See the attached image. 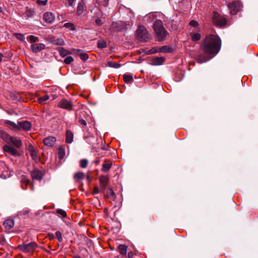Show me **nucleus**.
I'll list each match as a JSON object with an SVG mask.
<instances>
[{"mask_svg":"<svg viewBox=\"0 0 258 258\" xmlns=\"http://www.w3.org/2000/svg\"><path fill=\"white\" fill-rule=\"evenodd\" d=\"M43 18L47 23L51 24L55 20V16L52 13L47 12L44 14Z\"/></svg>","mask_w":258,"mask_h":258,"instance_id":"nucleus-13","label":"nucleus"},{"mask_svg":"<svg viewBox=\"0 0 258 258\" xmlns=\"http://www.w3.org/2000/svg\"><path fill=\"white\" fill-rule=\"evenodd\" d=\"M5 123L8 124V125H9L10 126H11L12 127H14V128H15L16 127V124L15 122H12L11 121H10V120H6L5 121Z\"/></svg>","mask_w":258,"mask_h":258,"instance_id":"nucleus-46","label":"nucleus"},{"mask_svg":"<svg viewBox=\"0 0 258 258\" xmlns=\"http://www.w3.org/2000/svg\"><path fill=\"white\" fill-rule=\"evenodd\" d=\"M2 137L6 140L8 143L9 145L4 146V149L6 152H9L12 155H15L16 154V149L15 147L16 146V140L15 138L9 136L6 133L2 134Z\"/></svg>","mask_w":258,"mask_h":258,"instance_id":"nucleus-3","label":"nucleus"},{"mask_svg":"<svg viewBox=\"0 0 258 258\" xmlns=\"http://www.w3.org/2000/svg\"><path fill=\"white\" fill-rule=\"evenodd\" d=\"M48 237L50 238V239H54V235L52 234V233H48Z\"/></svg>","mask_w":258,"mask_h":258,"instance_id":"nucleus-55","label":"nucleus"},{"mask_svg":"<svg viewBox=\"0 0 258 258\" xmlns=\"http://www.w3.org/2000/svg\"><path fill=\"white\" fill-rule=\"evenodd\" d=\"M2 11V8L0 6V12Z\"/></svg>","mask_w":258,"mask_h":258,"instance_id":"nucleus-58","label":"nucleus"},{"mask_svg":"<svg viewBox=\"0 0 258 258\" xmlns=\"http://www.w3.org/2000/svg\"><path fill=\"white\" fill-rule=\"evenodd\" d=\"M107 66L109 67L117 69L119 68L121 66V64L114 61H109L107 62Z\"/></svg>","mask_w":258,"mask_h":258,"instance_id":"nucleus-33","label":"nucleus"},{"mask_svg":"<svg viewBox=\"0 0 258 258\" xmlns=\"http://www.w3.org/2000/svg\"><path fill=\"white\" fill-rule=\"evenodd\" d=\"M37 247V244L35 242H31L26 244L19 245L17 248L25 252H30L33 251Z\"/></svg>","mask_w":258,"mask_h":258,"instance_id":"nucleus-8","label":"nucleus"},{"mask_svg":"<svg viewBox=\"0 0 258 258\" xmlns=\"http://www.w3.org/2000/svg\"><path fill=\"white\" fill-rule=\"evenodd\" d=\"M31 177L33 179L41 180L43 177V172L39 170L35 169L31 172Z\"/></svg>","mask_w":258,"mask_h":258,"instance_id":"nucleus-16","label":"nucleus"},{"mask_svg":"<svg viewBox=\"0 0 258 258\" xmlns=\"http://www.w3.org/2000/svg\"><path fill=\"white\" fill-rule=\"evenodd\" d=\"M84 177L85 174L82 172H77L74 175V178L75 181L78 182H80L81 179H83Z\"/></svg>","mask_w":258,"mask_h":258,"instance_id":"nucleus-25","label":"nucleus"},{"mask_svg":"<svg viewBox=\"0 0 258 258\" xmlns=\"http://www.w3.org/2000/svg\"><path fill=\"white\" fill-rule=\"evenodd\" d=\"M36 3L39 6H45V5H46V4L47 3V0H44V1L37 0Z\"/></svg>","mask_w":258,"mask_h":258,"instance_id":"nucleus-44","label":"nucleus"},{"mask_svg":"<svg viewBox=\"0 0 258 258\" xmlns=\"http://www.w3.org/2000/svg\"><path fill=\"white\" fill-rule=\"evenodd\" d=\"M74 61V58L72 56H67L64 59V62L66 64H69Z\"/></svg>","mask_w":258,"mask_h":258,"instance_id":"nucleus-40","label":"nucleus"},{"mask_svg":"<svg viewBox=\"0 0 258 258\" xmlns=\"http://www.w3.org/2000/svg\"><path fill=\"white\" fill-rule=\"evenodd\" d=\"M22 146V143L21 140L17 139V149L20 148Z\"/></svg>","mask_w":258,"mask_h":258,"instance_id":"nucleus-52","label":"nucleus"},{"mask_svg":"<svg viewBox=\"0 0 258 258\" xmlns=\"http://www.w3.org/2000/svg\"><path fill=\"white\" fill-rule=\"evenodd\" d=\"M49 99V96L47 95H45L43 97H39L38 99V102L39 103L43 104L46 101H47Z\"/></svg>","mask_w":258,"mask_h":258,"instance_id":"nucleus-37","label":"nucleus"},{"mask_svg":"<svg viewBox=\"0 0 258 258\" xmlns=\"http://www.w3.org/2000/svg\"><path fill=\"white\" fill-rule=\"evenodd\" d=\"M213 24L217 27H222L226 25V18L217 12H214L213 17Z\"/></svg>","mask_w":258,"mask_h":258,"instance_id":"nucleus-5","label":"nucleus"},{"mask_svg":"<svg viewBox=\"0 0 258 258\" xmlns=\"http://www.w3.org/2000/svg\"><path fill=\"white\" fill-rule=\"evenodd\" d=\"M21 181L22 187L23 189H26L27 185L30 183V180L26 176H23Z\"/></svg>","mask_w":258,"mask_h":258,"instance_id":"nucleus-29","label":"nucleus"},{"mask_svg":"<svg viewBox=\"0 0 258 258\" xmlns=\"http://www.w3.org/2000/svg\"><path fill=\"white\" fill-rule=\"evenodd\" d=\"M28 150L33 160L37 161L40 159V157L38 155V149L36 147H34L31 144H30L28 147Z\"/></svg>","mask_w":258,"mask_h":258,"instance_id":"nucleus-10","label":"nucleus"},{"mask_svg":"<svg viewBox=\"0 0 258 258\" xmlns=\"http://www.w3.org/2000/svg\"><path fill=\"white\" fill-rule=\"evenodd\" d=\"M173 51V49L169 46L164 45L162 47H154L149 50L148 52V54H151L157 52H162V53H171Z\"/></svg>","mask_w":258,"mask_h":258,"instance_id":"nucleus-7","label":"nucleus"},{"mask_svg":"<svg viewBox=\"0 0 258 258\" xmlns=\"http://www.w3.org/2000/svg\"><path fill=\"white\" fill-rule=\"evenodd\" d=\"M27 39H29V41L31 43L35 42L38 41V38L37 37H35L33 35H30L29 37H27Z\"/></svg>","mask_w":258,"mask_h":258,"instance_id":"nucleus-41","label":"nucleus"},{"mask_svg":"<svg viewBox=\"0 0 258 258\" xmlns=\"http://www.w3.org/2000/svg\"><path fill=\"white\" fill-rule=\"evenodd\" d=\"M56 138L52 136H49L45 138L43 140V143L45 146L47 147H52L56 142Z\"/></svg>","mask_w":258,"mask_h":258,"instance_id":"nucleus-14","label":"nucleus"},{"mask_svg":"<svg viewBox=\"0 0 258 258\" xmlns=\"http://www.w3.org/2000/svg\"><path fill=\"white\" fill-rule=\"evenodd\" d=\"M65 155V150L62 147H59L58 149V158L61 160Z\"/></svg>","mask_w":258,"mask_h":258,"instance_id":"nucleus-30","label":"nucleus"},{"mask_svg":"<svg viewBox=\"0 0 258 258\" xmlns=\"http://www.w3.org/2000/svg\"><path fill=\"white\" fill-rule=\"evenodd\" d=\"M74 51H75L76 54L79 56L83 61H85L88 59L89 56L88 54L83 50L81 49H75Z\"/></svg>","mask_w":258,"mask_h":258,"instance_id":"nucleus-18","label":"nucleus"},{"mask_svg":"<svg viewBox=\"0 0 258 258\" xmlns=\"http://www.w3.org/2000/svg\"><path fill=\"white\" fill-rule=\"evenodd\" d=\"M102 191L101 189L99 190V188L97 186H95L93 188V192L94 194H97L99 192Z\"/></svg>","mask_w":258,"mask_h":258,"instance_id":"nucleus-49","label":"nucleus"},{"mask_svg":"<svg viewBox=\"0 0 258 258\" xmlns=\"http://www.w3.org/2000/svg\"><path fill=\"white\" fill-rule=\"evenodd\" d=\"M221 41L219 37L216 35L208 34L201 44V49L206 54L201 53L196 55L198 62L203 63L209 59L207 55H216L220 51Z\"/></svg>","mask_w":258,"mask_h":258,"instance_id":"nucleus-1","label":"nucleus"},{"mask_svg":"<svg viewBox=\"0 0 258 258\" xmlns=\"http://www.w3.org/2000/svg\"><path fill=\"white\" fill-rule=\"evenodd\" d=\"M99 162V161H96V162H95V163H96V164H98Z\"/></svg>","mask_w":258,"mask_h":258,"instance_id":"nucleus-61","label":"nucleus"},{"mask_svg":"<svg viewBox=\"0 0 258 258\" xmlns=\"http://www.w3.org/2000/svg\"><path fill=\"white\" fill-rule=\"evenodd\" d=\"M126 246L125 245L120 244L118 245L117 249L120 253L123 255H125L126 254Z\"/></svg>","mask_w":258,"mask_h":258,"instance_id":"nucleus-28","label":"nucleus"},{"mask_svg":"<svg viewBox=\"0 0 258 258\" xmlns=\"http://www.w3.org/2000/svg\"><path fill=\"white\" fill-rule=\"evenodd\" d=\"M199 32V31H192L189 33V35L192 41L196 42L201 39V35Z\"/></svg>","mask_w":258,"mask_h":258,"instance_id":"nucleus-20","label":"nucleus"},{"mask_svg":"<svg viewBox=\"0 0 258 258\" xmlns=\"http://www.w3.org/2000/svg\"><path fill=\"white\" fill-rule=\"evenodd\" d=\"M15 224L14 220L12 219L8 218L4 222V226L5 228L8 230L11 229L12 228Z\"/></svg>","mask_w":258,"mask_h":258,"instance_id":"nucleus-21","label":"nucleus"},{"mask_svg":"<svg viewBox=\"0 0 258 258\" xmlns=\"http://www.w3.org/2000/svg\"><path fill=\"white\" fill-rule=\"evenodd\" d=\"M189 25L195 28V29L192 31H200V28L199 27V24L197 21L192 20L190 21Z\"/></svg>","mask_w":258,"mask_h":258,"instance_id":"nucleus-27","label":"nucleus"},{"mask_svg":"<svg viewBox=\"0 0 258 258\" xmlns=\"http://www.w3.org/2000/svg\"><path fill=\"white\" fill-rule=\"evenodd\" d=\"M55 236L57 237V238L58 239V240L59 241V242H61L62 241V235L60 231H57L55 232Z\"/></svg>","mask_w":258,"mask_h":258,"instance_id":"nucleus-43","label":"nucleus"},{"mask_svg":"<svg viewBox=\"0 0 258 258\" xmlns=\"http://www.w3.org/2000/svg\"><path fill=\"white\" fill-rule=\"evenodd\" d=\"M136 36L137 39L141 42H147L149 39V33L143 26H139L136 30Z\"/></svg>","mask_w":258,"mask_h":258,"instance_id":"nucleus-4","label":"nucleus"},{"mask_svg":"<svg viewBox=\"0 0 258 258\" xmlns=\"http://www.w3.org/2000/svg\"><path fill=\"white\" fill-rule=\"evenodd\" d=\"M29 213V211L28 210H23L22 211L19 212V213L17 215H27Z\"/></svg>","mask_w":258,"mask_h":258,"instance_id":"nucleus-45","label":"nucleus"},{"mask_svg":"<svg viewBox=\"0 0 258 258\" xmlns=\"http://www.w3.org/2000/svg\"><path fill=\"white\" fill-rule=\"evenodd\" d=\"M45 45L42 43H35L31 45V48L34 53H37L44 48Z\"/></svg>","mask_w":258,"mask_h":258,"instance_id":"nucleus-19","label":"nucleus"},{"mask_svg":"<svg viewBox=\"0 0 258 258\" xmlns=\"http://www.w3.org/2000/svg\"><path fill=\"white\" fill-rule=\"evenodd\" d=\"M106 196L108 198H109L113 201L115 200L116 198L115 194L111 188L108 189L106 192Z\"/></svg>","mask_w":258,"mask_h":258,"instance_id":"nucleus-26","label":"nucleus"},{"mask_svg":"<svg viewBox=\"0 0 258 258\" xmlns=\"http://www.w3.org/2000/svg\"><path fill=\"white\" fill-rule=\"evenodd\" d=\"M73 258H80L79 256H74V257Z\"/></svg>","mask_w":258,"mask_h":258,"instance_id":"nucleus-60","label":"nucleus"},{"mask_svg":"<svg viewBox=\"0 0 258 258\" xmlns=\"http://www.w3.org/2000/svg\"><path fill=\"white\" fill-rule=\"evenodd\" d=\"M56 213L57 214L60 215L62 218H65L67 217L66 212L62 209H57L56 210Z\"/></svg>","mask_w":258,"mask_h":258,"instance_id":"nucleus-38","label":"nucleus"},{"mask_svg":"<svg viewBox=\"0 0 258 258\" xmlns=\"http://www.w3.org/2000/svg\"><path fill=\"white\" fill-rule=\"evenodd\" d=\"M19 14L24 15V16L27 18H29L34 16L35 14V11L33 9L26 7L24 11H19Z\"/></svg>","mask_w":258,"mask_h":258,"instance_id":"nucleus-15","label":"nucleus"},{"mask_svg":"<svg viewBox=\"0 0 258 258\" xmlns=\"http://www.w3.org/2000/svg\"><path fill=\"white\" fill-rule=\"evenodd\" d=\"M99 179L101 190L103 192H104L106 189V186L108 183L109 178L107 176L101 175L99 177Z\"/></svg>","mask_w":258,"mask_h":258,"instance_id":"nucleus-12","label":"nucleus"},{"mask_svg":"<svg viewBox=\"0 0 258 258\" xmlns=\"http://www.w3.org/2000/svg\"><path fill=\"white\" fill-rule=\"evenodd\" d=\"M24 154V151L23 150H17V156H22Z\"/></svg>","mask_w":258,"mask_h":258,"instance_id":"nucleus-54","label":"nucleus"},{"mask_svg":"<svg viewBox=\"0 0 258 258\" xmlns=\"http://www.w3.org/2000/svg\"><path fill=\"white\" fill-rule=\"evenodd\" d=\"M157 17V13L155 12L150 13L148 15L146 16V18L148 19H150L151 20H153L155 18Z\"/></svg>","mask_w":258,"mask_h":258,"instance_id":"nucleus-39","label":"nucleus"},{"mask_svg":"<svg viewBox=\"0 0 258 258\" xmlns=\"http://www.w3.org/2000/svg\"><path fill=\"white\" fill-rule=\"evenodd\" d=\"M165 60V59L163 57H156L153 59L152 63L154 65H161Z\"/></svg>","mask_w":258,"mask_h":258,"instance_id":"nucleus-24","label":"nucleus"},{"mask_svg":"<svg viewBox=\"0 0 258 258\" xmlns=\"http://www.w3.org/2000/svg\"><path fill=\"white\" fill-rule=\"evenodd\" d=\"M0 176L2 177H3L4 178H7V177L9 176V175H8V174H7L6 173V172H2V171L1 170V169H0Z\"/></svg>","mask_w":258,"mask_h":258,"instance_id":"nucleus-47","label":"nucleus"},{"mask_svg":"<svg viewBox=\"0 0 258 258\" xmlns=\"http://www.w3.org/2000/svg\"><path fill=\"white\" fill-rule=\"evenodd\" d=\"M133 253L132 252H128V258H133Z\"/></svg>","mask_w":258,"mask_h":258,"instance_id":"nucleus-56","label":"nucleus"},{"mask_svg":"<svg viewBox=\"0 0 258 258\" xmlns=\"http://www.w3.org/2000/svg\"><path fill=\"white\" fill-rule=\"evenodd\" d=\"M153 27L158 41L161 42L166 39L168 33L164 28L161 20H156L153 24Z\"/></svg>","mask_w":258,"mask_h":258,"instance_id":"nucleus-2","label":"nucleus"},{"mask_svg":"<svg viewBox=\"0 0 258 258\" xmlns=\"http://www.w3.org/2000/svg\"><path fill=\"white\" fill-rule=\"evenodd\" d=\"M123 79L126 83H132L134 81L133 77L129 75H124Z\"/></svg>","mask_w":258,"mask_h":258,"instance_id":"nucleus-32","label":"nucleus"},{"mask_svg":"<svg viewBox=\"0 0 258 258\" xmlns=\"http://www.w3.org/2000/svg\"><path fill=\"white\" fill-rule=\"evenodd\" d=\"M32 125L30 122L26 120L17 122V132L19 130L28 131L31 130Z\"/></svg>","mask_w":258,"mask_h":258,"instance_id":"nucleus-9","label":"nucleus"},{"mask_svg":"<svg viewBox=\"0 0 258 258\" xmlns=\"http://www.w3.org/2000/svg\"><path fill=\"white\" fill-rule=\"evenodd\" d=\"M97 46L99 48H104L107 46L106 42L103 40H98L97 42Z\"/></svg>","mask_w":258,"mask_h":258,"instance_id":"nucleus-35","label":"nucleus"},{"mask_svg":"<svg viewBox=\"0 0 258 258\" xmlns=\"http://www.w3.org/2000/svg\"><path fill=\"white\" fill-rule=\"evenodd\" d=\"M59 54L62 56H66L67 55L71 54V53L67 50L65 49L63 47H59L58 49Z\"/></svg>","mask_w":258,"mask_h":258,"instance_id":"nucleus-31","label":"nucleus"},{"mask_svg":"<svg viewBox=\"0 0 258 258\" xmlns=\"http://www.w3.org/2000/svg\"><path fill=\"white\" fill-rule=\"evenodd\" d=\"M3 57V55L1 53H0V62L2 61Z\"/></svg>","mask_w":258,"mask_h":258,"instance_id":"nucleus-57","label":"nucleus"},{"mask_svg":"<svg viewBox=\"0 0 258 258\" xmlns=\"http://www.w3.org/2000/svg\"><path fill=\"white\" fill-rule=\"evenodd\" d=\"M78 122L79 124L83 125L84 126H86L87 125V122L86 120L80 118L79 119Z\"/></svg>","mask_w":258,"mask_h":258,"instance_id":"nucleus-50","label":"nucleus"},{"mask_svg":"<svg viewBox=\"0 0 258 258\" xmlns=\"http://www.w3.org/2000/svg\"><path fill=\"white\" fill-rule=\"evenodd\" d=\"M88 165V161L86 159H82L80 161V166L82 168H85Z\"/></svg>","mask_w":258,"mask_h":258,"instance_id":"nucleus-42","label":"nucleus"},{"mask_svg":"<svg viewBox=\"0 0 258 258\" xmlns=\"http://www.w3.org/2000/svg\"><path fill=\"white\" fill-rule=\"evenodd\" d=\"M242 6L241 2L239 0H234L229 3L228 7L231 15H236Z\"/></svg>","mask_w":258,"mask_h":258,"instance_id":"nucleus-6","label":"nucleus"},{"mask_svg":"<svg viewBox=\"0 0 258 258\" xmlns=\"http://www.w3.org/2000/svg\"><path fill=\"white\" fill-rule=\"evenodd\" d=\"M95 24L97 25L100 26L102 25V24H103V22L102 21V20L100 19L97 18L95 20Z\"/></svg>","mask_w":258,"mask_h":258,"instance_id":"nucleus-48","label":"nucleus"},{"mask_svg":"<svg viewBox=\"0 0 258 258\" xmlns=\"http://www.w3.org/2000/svg\"><path fill=\"white\" fill-rule=\"evenodd\" d=\"M87 179L89 180L90 177L89 175L87 176Z\"/></svg>","mask_w":258,"mask_h":258,"instance_id":"nucleus-59","label":"nucleus"},{"mask_svg":"<svg viewBox=\"0 0 258 258\" xmlns=\"http://www.w3.org/2000/svg\"><path fill=\"white\" fill-rule=\"evenodd\" d=\"M64 27L70 29L71 30L75 31L76 30V27L74 25V24L72 23H65L63 25Z\"/></svg>","mask_w":258,"mask_h":258,"instance_id":"nucleus-36","label":"nucleus"},{"mask_svg":"<svg viewBox=\"0 0 258 258\" xmlns=\"http://www.w3.org/2000/svg\"><path fill=\"white\" fill-rule=\"evenodd\" d=\"M58 106L63 109L68 110L69 111L73 109V104L71 101L68 100L66 99L61 100L58 104Z\"/></svg>","mask_w":258,"mask_h":258,"instance_id":"nucleus-11","label":"nucleus"},{"mask_svg":"<svg viewBox=\"0 0 258 258\" xmlns=\"http://www.w3.org/2000/svg\"><path fill=\"white\" fill-rule=\"evenodd\" d=\"M75 0H68V5L73 7L74 6Z\"/></svg>","mask_w":258,"mask_h":258,"instance_id":"nucleus-53","label":"nucleus"},{"mask_svg":"<svg viewBox=\"0 0 258 258\" xmlns=\"http://www.w3.org/2000/svg\"><path fill=\"white\" fill-rule=\"evenodd\" d=\"M17 39L23 41L25 39V37L24 35L20 34V33H17Z\"/></svg>","mask_w":258,"mask_h":258,"instance_id":"nucleus-51","label":"nucleus"},{"mask_svg":"<svg viewBox=\"0 0 258 258\" xmlns=\"http://www.w3.org/2000/svg\"><path fill=\"white\" fill-rule=\"evenodd\" d=\"M86 10V6L84 1L82 0L78 4L77 9V14L79 16H83V13Z\"/></svg>","mask_w":258,"mask_h":258,"instance_id":"nucleus-17","label":"nucleus"},{"mask_svg":"<svg viewBox=\"0 0 258 258\" xmlns=\"http://www.w3.org/2000/svg\"><path fill=\"white\" fill-rule=\"evenodd\" d=\"M53 43L55 45L60 46L64 45V42L63 40L61 38L54 40L53 41Z\"/></svg>","mask_w":258,"mask_h":258,"instance_id":"nucleus-34","label":"nucleus"},{"mask_svg":"<svg viewBox=\"0 0 258 258\" xmlns=\"http://www.w3.org/2000/svg\"><path fill=\"white\" fill-rule=\"evenodd\" d=\"M112 163L111 161H105L102 165V171L104 172H107L111 167Z\"/></svg>","mask_w":258,"mask_h":258,"instance_id":"nucleus-23","label":"nucleus"},{"mask_svg":"<svg viewBox=\"0 0 258 258\" xmlns=\"http://www.w3.org/2000/svg\"><path fill=\"white\" fill-rule=\"evenodd\" d=\"M74 139V135L70 130H67L66 133V142L68 144H71L73 142Z\"/></svg>","mask_w":258,"mask_h":258,"instance_id":"nucleus-22","label":"nucleus"}]
</instances>
